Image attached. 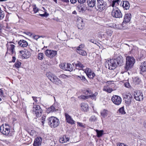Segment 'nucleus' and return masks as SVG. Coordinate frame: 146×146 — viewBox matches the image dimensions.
<instances>
[{
  "mask_svg": "<svg viewBox=\"0 0 146 146\" xmlns=\"http://www.w3.org/2000/svg\"><path fill=\"white\" fill-rule=\"evenodd\" d=\"M80 106L82 111H87L88 110V106L87 104L82 103L81 104Z\"/></svg>",
  "mask_w": 146,
  "mask_h": 146,
  "instance_id": "4be33fe9",
  "label": "nucleus"
},
{
  "mask_svg": "<svg viewBox=\"0 0 146 146\" xmlns=\"http://www.w3.org/2000/svg\"><path fill=\"white\" fill-rule=\"evenodd\" d=\"M33 11H34V13H36L39 11L38 9L36 6L35 5H33Z\"/></svg>",
  "mask_w": 146,
  "mask_h": 146,
  "instance_id": "79ce46f5",
  "label": "nucleus"
},
{
  "mask_svg": "<svg viewBox=\"0 0 146 146\" xmlns=\"http://www.w3.org/2000/svg\"><path fill=\"white\" fill-rule=\"evenodd\" d=\"M46 117L45 116H43L41 117L42 121H45Z\"/></svg>",
  "mask_w": 146,
  "mask_h": 146,
  "instance_id": "e2e57ef3",
  "label": "nucleus"
},
{
  "mask_svg": "<svg viewBox=\"0 0 146 146\" xmlns=\"http://www.w3.org/2000/svg\"><path fill=\"white\" fill-rule=\"evenodd\" d=\"M67 64L64 63H62L59 65L60 67L62 69L65 70L66 69V66Z\"/></svg>",
  "mask_w": 146,
  "mask_h": 146,
  "instance_id": "f704fd0d",
  "label": "nucleus"
},
{
  "mask_svg": "<svg viewBox=\"0 0 146 146\" xmlns=\"http://www.w3.org/2000/svg\"><path fill=\"white\" fill-rule=\"evenodd\" d=\"M64 137H61L59 139V141L61 143H65L64 141Z\"/></svg>",
  "mask_w": 146,
  "mask_h": 146,
  "instance_id": "603ef678",
  "label": "nucleus"
},
{
  "mask_svg": "<svg viewBox=\"0 0 146 146\" xmlns=\"http://www.w3.org/2000/svg\"><path fill=\"white\" fill-rule=\"evenodd\" d=\"M14 66H15V67L18 68V61L17 60L16 62L15 63Z\"/></svg>",
  "mask_w": 146,
  "mask_h": 146,
  "instance_id": "052dcab7",
  "label": "nucleus"
},
{
  "mask_svg": "<svg viewBox=\"0 0 146 146\" xmlns=\"http://www.w3.org/2000/svg\"><path fill=\"white\" fill-rule=\"evenodd\" d=\"M134 98L136 100L142 101L143 99L142 93L139 90L136 91L135 92Z\"/></svg>",
  "mask_w": 146,
  "mask_h": 146,
  "instance_id": "4468645a",
  "label": "nucleus"
},
{
  "mask_svg": "<svg viewBox=\"0 0 146 146\" xmlns=\"http://www.w3.org/2000/svg\"><path fill=\"white\" fill-rule=\"evenodd\" d=\"M82 45H80L78 47H77L76 49V51H77V50H78H78H82Z\"/></svg>",
  "mask_w": 146,
  "mask_h": 146,
  "instance_id": "864d4df0",
  "label": "nucleus"
},
{
  "mask_svg": "<svg viewBox=\"0 0 146 146\" xmlns=\"http://www.w3.org/2000/svg\"><path fill=\"white\" fill-rule=\"evenodd\" d=\"M94 130L96 131L97 133V137H99L102 136L104 132L103 130H99L98 129H94Z\"/></svg>",
  "mask_w": 146,
  "mask_h": 146,
  "instance_id": "2f4dec72",
  "label": "nucleus"
},
{
  "mask_svg": "<svg viewBox=\"0 0 146 146\" xmlns=\"http://www.w3.org/2000/svg\"><path fill=\"white\" fill-rule=\"evenodd\" d=\"M19 52L20 57L22 59L28 58L31 56L30 52L26 49H24L23 50L20 51Z\"/></svg>",
  "mask_w": 146,
  "mask_h": 146,
  "instance_id": "1a4fd4ad",
  "label": "nucleus"
},
{
  "mask_svg": "<svg viewBox=\"0 0 146 146\" xmlns=\"http://www.w3.org/2000/svg\"><path fill=\"white\" fill-rule=\"evenodd\" d=\"M77 23L78 29H83L84 26V23H83L82 20L80 21H78Z\"/></svg>",
  "mask_w": 146,
  "mask_h": 146,
  "instance_id": "bb28decb",
  "label": "nucleus"
},
{
  "mask_svg": "<svg viewBox=\"0 0 146 146\" xmlns=\"http://www.w3.org/2000/svg\"><path fill=\"white\" fill-rule=\"evenodd\" d=\"M11 43H7L6 44L7 47V51L6 53V54L8 53L9 54H13L15 53L14 50L15 46L14 45L11 44Z\"/></svg>",
  "mask_w": 146,
  "mask_h": 146,
  "instance_id": "2eb2a0df",
  "label": "nucleus"
},
{
  "mask_svg": "<svg viewBox=\"0 0 146 146\" xmlns=\"http://www.w3.org/2000/svg\"><path fill=\"white\" fill-rule=\"evenodd\" d=\"M0 130L3 135H7L10 132V129L8 124H5V126H1L0 127Z\"/></svg>",
  "mask_w": 146,
  "mask_h": 146,
  "instance_id": "6e6552de",
  "label": "nucleus"
},
{
  "mask_svg": "<svg viewBox=\"0 0 146 146\" xmlns=\"http://www.w3.org/2000/svg\"><path fill=\"white\" fill-rule=\"evenodd\" d=\"M135 62V59L133 57L127 56L126 58V64L124 67L125 71H127L132 68Z\"/></svg>",
  "mask_w": 146,
  "mask_h": 146,
  "instance_id": "f03ea898",
  "label": "nucleus"
},
{
  "mask_svg": "<svg viewBox=\"0 0 146 146\" xmlns=\"http://www.w3.org/2000/svg\"><path fill=\"white\" fill-rule=\"evenodd\" d=\"M58 77L60 78H62V79H65L66 78H68V76H67L66 75L64 74H62L60 75L59 76H58Z\"/></svg>",
  "mask_w": 146,
  "mask_h": 146,
  "instance_id": "37998d69",
  "label": "nucleus"
},
{
  "mask_svg": "<svg viewBox=\"0 0 146 146\" xmlns=\"http://www.w3.org/2000/svg\"><path fill=\"white\" fill-rule=\"evenodd\" d=\"M109 112L108 111L105 109L102 110L101 112V115L103 118H105L107 117Z\"/></svg>",
  "mask_w": 146,
  "mask_h": 146,
  "instance_id": "c85d7f7f",
  "label": "nucleus"
},
{
  "mask_svg": "<svg viewBox=\"0 0 146 146\" xmlns=\"http://www.w3.org/2000/svg\"><path fill=\"white\" fill-rule=\"evenodd\" d=\"M111 14L112 16L115 18H120L122 17V14L121 11L117 8L113 9Z\"/></svg>",
  "mask_w": 146,
  "mask_h": 146,
  "instance_id": "0eeeda50",
  "label": "nucleus"
},
{
  "mask_svg": "<svg viewBox=\"0 0 146 146\" xmlns=\"http://www.w3.org/2000/svg\"><path fill=\"white\" fill-rule=\"evenodd\" d=\"M110 27H113L114 28L116 29H120L119 25H117L116 24H113V25L110 26Z\"/></svg>",
  "mask_w": 146,
  "mask_h": 146,
  "instance_id": "a18cd8bd",
  "label": "nucleus"
},
{
  "mask_svg": "<svg viewBox=\"0 0 146 146\" xmlns=\"http://www.w3.org/2000/svg\"><path fill=\"white\" fill-rule=\"evenodd\" d=\"M32 98H33V100L36 102V103H38V100H37V98L36 97L33 96Z\"/></svg>",
  "mask_w": 146,
  "mask_h": 146,
  "instance_id": "6e6d98bb",
  "label": "nucleus"
},
{
  "mask_svg": "<svg viewBox=\"0 0 146 146\" xmlns=\"http://www.w3.org/2000/svg\"><path fill=\"white\" fill-rule=\"evenodd\" d=\"M46 75L48 78L55 84L58 85L62 84L61 81L55 75L50 72L46 74Z\"/></svg>",
  "mask_w": 146,
  "mask_h": 146,
  "instance_id": "7ed1b4c3",
  "label": "nucleus"
},
{
  "mask_svg": "<svg viewBox=\"0 0 146 146\" xmlns=\"http://www.w3.org/2000/svg\"><path fill=\"white\" fill-rule=\"evenodd\" d=\"M117 146H128L123 143H118L117 144Z\"/></svg>",
  "mask_w": 146,
  "mask_h": 146,
  "instance_id": "3c124183",
  "label": "nucleus"
},
{
  "mask_svg": "<svg viewBox=\"0 0 146 146\" xmlns=\"http://www.w3.org/2000/svg\"><path fill=\"white\" fill-rule=\"evenodd\" d=\"M131 18V15L130 13H127L125 14L124 16V20L122 23L123 24L124 23H125L129 22Z\"/></svg>",
  "mask_w": 146,
  "mask_h": 146,
  "instance_id": "6ab92c4d",
  "label": "nucleus"
},
{
  "mask_svg": "<svg viewBox=\"0 0 146 146\" xmlns=\"http://www.w3.org/2000/svg\"><path fill=\"white\" fill-rule=\"evenodd\" d=\"M65 116L66 118V119L67 122L70 123L72 125L74 124V121L72 119L71 116L69 115L68 114L65 113Z\"/></svg>",
  "mask_w": 146,
  "mask_h": 146,
  "instance_id": "aec40b11",
  "label": "nucleus"
},
{
  "mask_svg": "<svg viewBox=\"0 0 146 146\" xmlns=\"http://www.w3.org/2000/svg\"><path fill=\"white\" fill-rule=\"evenodd\" d=\"M39 15L42 16V17H47L49 15V14L48 13H47L46 12H45L44 14H40V13H39Z\"/></svg>",
  "mask_w": 146,
  "mask_h": 146,
  "instance_id": "de8ad7c7",
  "label": "nucleus"
},
{
  "mask_svg": "<svg viewBox=\"0 0 146 146\" xmlns=\"http://www.w3.org/2000/svg\"><path fill=\"white\" fill-rule=\"evenodd\" d=\"M76 66L77 69L84 71L83 68L85 66L80 62L78 61L77 63L76 64Z\"/></svg>",
  "mask_w": 146,
  "mask_h": 146,
  "instance_id": "393cba45",
  "label": "nucleus"
},
{
  "mask_svg": "<svg viewBox=\"0 0 146 146\" xmlns=\"http://www.w3.org/2000/svg\"><path fill=\"white\" fill-rule=\"evenodd\" d=\"M84 71L88 77L90 79H93L95 76L94 72L90 68H86L84 69Z\"/></svg>",
  "mask_w": 146,
  "mask_h": 146,
  "instance_id": "9b49d317",
  "label": "nucleus"
},
{
  "mask_svg": "<svg viewBox=\"0 0 146 146\" xmlns=\"http://www.w3.org/2000/svg\"><path fill=\"white\" fill-rule=\"evenodd\" d=\"M13 59L12 60V62H15V60L16 59V58L15 57L13 56L12 57Z\"/></svg>",
  "mask_w": 146,
  "mask_h": 146,
  "instance_id": "0e129e2a",
  "label": "nucleus"
},
{
  "mask_svg": "<svg viewBox=\"0 0 146 146\" xmlns=\"http://www.w3.org/2000/svg\"><path fill=\"white\" fill-rule=\"evenodd\" d=\"M139 69L140 71L143 72L146 71V61L141 63Z\"/></svg>",
  "mask_w": 146,
  "mask_h": 146,
  "instance_id": "b1692460",
  "label": "nucleus"
},
{
  "mask_svg": "<svg viewBox=\"0 0 146 146\" xmlns=\"http://www.w3.org/2000/svg\"><path fill=\"white\" fill-rule=\"evenodd\" d=\"M90 41L91 42H92V43H94V44H96V41H95V42H94V40H93V39H91V40H90Z\"/></svg>",
  "mask_w": 146,
  "mask_h": 146,
  "instance_id": "69168bd1",
  "label": "nucleus"
},
{
  "mask_svg": "<svg viewBox=\"0 0 146 146\" xmlns=\"http://www.w3.org/2000/svg\"><path fill=\"white\" fill-rule=\"evenodd\" d=\"M45 53L48 57L52 58L57 54V52L56 50L47 49L45 51Z\"/></svg>",
  "mask_w": 146,
  "mask_h": 146,
  "instance_id": "9d476101",
  "label": "nucleus"
},
{
  "mask_svg": "<svg viewBox=\"0 0 146 146\" xmlns=\"http://www.w3.org/2000/svg\"><path fill=\"white\" fill-rule=\"evenodd\" d=\"M4 11L1 10L0 11V20L2 19L4 17L5 15Z\"/></svg>",
  "mask_w": 146,
  "mask_h": 146,
  "instance_id": "a19ab883",
  "label": "nucleus"
},
{
  "mask_svg": "<svg viewBox=\"0 0 146 146\" xmlns=\"http://www.w3.org/2000/svg\"><path fill=\"white\" fill-rule=\"evenodd\" d=\"M78 2L80 3H85L86 0H77Z\"/></svg>",
  "mask_w": 146,
  "mask_h": 146,
  "instance_id": "13d9d810",
  "label": "nucleus"
},
{
  "mask_svg": "<svg viewBox=\"0 0 146 146\" xmlns=\"http://www.w3.org/2000/svg\"><path fill=\"white\" fill-rule=\"evenodd\" d=\"M72 14H73L76 15L77 14V13L76 11H74L73 12Z\"/></svg>",
  "mask_w": 146,
  "mask_h": 146,
  "instance_id": "774afa93",
  "label": "nucleus"
},
{
  "mask_svg": "<svg viewBox=\"0 0 146 146\" xmlns=\"http://www.w3.org/2000/svg\"><path fill=\"white\" fill-rule=\"evenodd\" d=\"M124 60L122 56H118L116 59H112L108 61L106 64V68L108 67L110 70L115 69L118 65L121 66L123 64Z\"/></svg>",
  "mask_w": 146,
  "mask_h": 146,
  "instance_id": "f257e3e1",
  "label": "nucleus"
},
{
  "mask_svg": "<svg viewBox=\"0 0 146 146\" xmlns=\"http://www.w3.org/2000/svg\"><path fill=\"white\" fill-rule=\"evenodd\" d=\"M38 59L39 60H42L44 57L43 54L42 53H40L38 54Z\"/></svg>",
  "mask_w": 146,
  "mask_h": 146,
  "instance_id": "c03bdc74",
  "label": "nucleus"
},
{
  "mask_svg": "<svg viewBox=\"0 0 146 146\" xmlns=\"http://www.w3.org/2000/svg\"><path fill=\"white\" fill-rule=\"evenodd\" d=\"M118 111L119 113H121L122 114H125V112L124 110V108L123 107H122L120 108L118 110Z\"/></svg>",
  "mask_w": 146,
  "mask_h": 146,
  "instance_id": "58836bf2",
  "label": "nucleus"
},
{
  "mask_svg": "<svg viewBox=\"0 0 146 146\" xmlns=\"http://www.w3.org/2000/svg\"><path fill=\"white\" fill-rule=\"evenodd\" d=\"M90 96H84V95H81L80 96L78 97V98L80 99L86 100L87 99H88L90 98Z\"/></svg>",
  "mask_w": 146,
  "mask_h": 146,
  "instance_id": "c9c22d12",
  "label": "nucleus"
},
{
  "mask_svg": "<svg viewBox=\"0 0 146 146\" xmlns=\"http://www.w3.org/2000/svg\"><path fill=\"white\" fill-rule=\"evenodd\" d=\"M123 100L125 101V103L127 104H130L131 101L132 96L129 93L127 94H124L123 96Z\"/></svg>",
  "mask_w": 146,
  "mask_h": 146,
  "instance_id": "dca6fc26",
  "label": "nucleus"
},
{
  "mask_svg": "<svg viewBox=\"0 0 146 146\" xmlns=\"http://www.w3.org/2000/svg\"><path fill=\"white\" fill-rule=\"evenodd\" d=\"M111 100L114 104L117 105H120L121 102V98L117 95L113 96L112 97Z\"/></svg>",
  "mask_w": 146,
  "mask_h": 146,
  "instance_id": "ddd939ff",
  "label": "nucleus"
},
{
  "mask_svg": "<svg viewBox=\"0 0 146 146\" xmlns=\"http://www.w3.org/2000/svg\"><path fill=\"white\" fill-rule=\"evenodd\" d=\"M124 86L126 88H129L130 87V85L128 82H125L124 83Z\"/></svg>",
  "mask_w": 146,
  "mask_h": 146,
  "instance_id": "8fccbe9b",
  "label": "nucleus"
},
{
  "mask_svg": "<svg viewBox=\"0 0 146 146\" xmlns=\"http://www.w3.org/2000/svg\"><path fill=\"white\" fill-rule=\"evenodd\" d=\"M103 90L104 91L109 93H111L113 91L112 88H110L108 86H104L103 88Z\"/></svg>",
  "mask_w": 146,
  "mask_h": 146,
  "instance_id": "cd10ccee",
  "label": "nucleus"
},
{
  "mask_svg": "<svg viewBox=\"0 0 146 146\" xmlns=\"http://www.w3.org/2000/svg\"><path fill=\"white\" fill-rule=\"evenodd\" d=\"M48 124L51 127H55L58 126L60 124L59 119L54 117H51L48 119Z\"/></svg>",
  "mask_w": 146,
  "mask_h": 146,
  "instance_id": "39448f33",
  "label": "nucleus"
},
{
  "mask_svg": "<svg viewBox=\"0 0 146 146\" xmlns=\"http://www.w3.org/2000/svg\"><path fill=\"white\" fill-rule=\"evenodd\" d=\"M134 82L135 84H139L141 82V80L139 78L136 77L134 78Z\"/></svg>",
  "mask_w": 146,
  "mask_h": 146,
  "instance_id": "473e14b6",
  "label": "nucleus"
},
{
  "mask_svg": "<svg viewBox=\"0 0 146 146\" xmlns=\"http://www.w3.org/2000/svg\"><path fill=\"white\" fill-rule=\"evenodd\" d=\"M70 1L71 3H75L77 2V0H70Z\"/></svg>",
  "mask_w": 146,
  "mask_h": 146,
  "instance_id": "680f3d73",
  "label": "nucleus"
},
{
  "mask_svg": "<svg viewBox=\"0 0 146 146\" xmlns=\"http://www.w3.org/2000/svg\"><path fill=\"white\" fill-rule=\"evenodd\" d=\"M76 52L78 53L83 56H86L87 55V53L85 51L83 50L78 49V50L76 51Z\"/></svg>",
  "mask_w": 146,
  "mask_h": 146,
  "instance_id": "7c9ffc66",
  "label": "nucleus"
},
{
  "mask_svg": "<svg viewBox=\"0 0 146 146\" xmlns=\"http://www.w3.org/2000/svg\"><path fill=\"white\" fill-rule=\"evenodd\" d=\"M87 96H90V98H91L92 99L96 100V96L98 94V93L96 92L94 94H93L91 90L89 89L85 90L83 92Z\"/></svg>",
  "mask_w": 146,
  "mask_h": 146,
  "instance_id": "f8f14e48",
  "label": "nucleus"
},
{
  "mask_svg": "<svg viewBox=\"0 0 146 146\" xmlns=\"http://www.w3.org/2000/svg\"><path fill=\"white\" fill-rule=\"evenodd\" d=\"M143 125L144 127L146 128V121L144 122Z\"/></svg>",
  "mask_w": 146,
  "mask_h": 146,
  "instance_id": "338daca9",
  "label": "nucleus"
},
{
  "mask_svg": "<svg viewBox=\"0 0 146 146\" xmlns=\"http://www.w3.org/2000/svg\"><path fill=\"white\" fill-rule=\"evenodd\" d=\"M42 141V138L40 137H38L35 139L33 145L34 146H40Z\"/></svg>",
  "mask_w": 146,
  "mask_h": 146,
  "instance_id": "a211bd4d",
  "label": "nucleus"
},
{
  "mask_svg": "<svg viewBox=\"0 0 146 146\" xmlns=\"http://www.w3.org/2000/svg\"><path fill=\"white\" fill-rule=\"evenodd\" d=\"M19 46L23 47H26L28 45V43L25 40H20L19 41Z\"/></svg>",
  "mask_w": 146,
  "mask_h": 146,
  "instance_id": "a878e982",
  "label": "nucleus"
},
{
  "mask_svg": "<svg viewBox=\"0 0 146 146\" xmlns=\"http://www.w3.org/2000/svg\"><path fill=\"white\" fill-rule=\"evenodd\" d=\"M33 110V113L35 114L37 117H39L41 116L42 110L39 105H34Z\"/></svg>",
  "mask_w": 146,
  "mask_h": 146,
  "instance_id": "423d86ee",
  "label": "nucleus"
},
{
  "mask_svg": "<svg viewBox=\"0 0 146 146\" xmlns=\"http://www.w3.org/2000/svg\"><path fill=\"white\" fill-rule=\"evenodd\" d=\"M77 10L79 12L83 13L85 11L86 8L84 5H80L77 6Z\"/></svg>",
  "mask_w": 146,
  "mask_h": 146,
  "instance_id": "5701e85b",
  "label": "nucleus"
},
{
  "mask_svg": "<svg viewBox=\"0 0 146 146\" xmlns=\"http://www.w3.org/2000/svg\"><path fill=\"white\" fill-rule=\"evenodd\" d=\"M25 22V21L21 18L19 17V22L21 23H23Z\"/></svg>",
  "mask_w": 146,
  "mask_h": 146,
  "instance_id": "5fc2aeb1",
  "label": "nucleus"
},
{
  "mask_svg": "<svg viewBox=\"0 0 146 146\" xmlns=\"http://www.w3.org/2000/svg\"><path fill=\"white\" fill-rule=\"evenodd\" d=\"M98 4L96 9L97 11H102L107 7V0H97Z\"/></svg>",
  "mask_w": 146,
  "mask_h": 146,
  "instance_id": "20e7f679",
  "label": "nucleus"
},
{
  "mask_svg": "<svg viewBox=\"0 0 146 146\" xmlns=\"http://www.w3.org/2000/svg\"><path fill=\"white\" fill-rule=\"evenodd\" d=\"M77 77L79 78L82 80L84 81L85 82H87V81L84 76H77Z\"/></svg>",
  "mask_w": 146,
  "mask_h": 146,
  "instance_id": "ea45409f",
  "label": "nucleus"
},
{
  "mask_svg": "<svg viewBox=\"0 0 146 146\" xmlns=\"http://www.w3.org/2000/svg\"><path fill=\"white\" fill-rule=\"evenodd\" d=\"M33 38L36 39V40H37L39 38H40L39 36L38 35H35L33 36Z\"/></svg>",
  "mask_w": 146,
  "mask_h": 146,
  "instance_id": "bf43d9fd",
  "label": "nucleus"
},
{
  "mask_svg": "<svg viewBox=\"0 0 146 146\" xmlns=\"http://www.w3.org/2000/svg\"><path fill=\"white\" fill-rule=\"evenodd\" d=\"M121 6L123 7L124 10L128 9L129 8L130 5L129 2L127 1H122L120 3Z\"/></svg>",
  "mask_w": 146,
  "mask_h": 146,
  "instance_id": "f3484780",
  "label": "nucleus"
},
{
  "mask_svg": "<svg viewBox=\"0 0 146 146\" xmlns=\"http://www.w3.org/2000/svg\"><path fill=\"white\" fill-rule=\"evenodd\" d=\"M30 6V5L28 3H24L22 6V8L24 11H27Z\"/></svg>",
  "mask_w": 146,
  "mask_h": 146,
  "instance_id": "c756f323",
  "label": "nucleus"
},
{
  "mask_svg": "<svg viewBox=\"0 0 146 146\" xmlns=\"http://www.w3.org/2000/svg\"><path fill=\"white\" fill-rule=\"evenodd\" d=\"M78 126H80L82 127H84V125L83 123L78 122H77Z\"/></svg>",
  "mask_w": 146,
  "mask_h": 146,
  "instance_id": "09e8293b",
  "label": "nucleus"
},
{
  "mask_svg": "<svg viewBox=\"0 0 146 146\" xmlns=\"http://www.w3.org/2000/svg\"><path fill=\"white\" fill-rule=\"evenodd\" d=\"M96 117L94 115L92 116L90 118V120L93 121H95L96 120Z\"/></svg>",
  "mask_w": 146,
  "mask_h": 146,
  "instance_id": "49530a36",
  "label": "nucleus"
},
{
  "mask_svg": "<svg viewBox=\"0 0 146 146\" xmlns=\"http://www.w3.org/2000/svg\"><path fill=\"white\" fill-rule=\"evenodd\" d=\"M55 111V108L53 106H52L50 108H48L47 110L48 112H54Z\"/></svg>",
  "mask_w": 146,
  "mask_h": 146,
  "instance_id": "e433bc0d",
  "label": "nucleus"
},
{
  "mask_svg": "<svg viewBox=\"0 0 146 146\" xmlns=\"http://www.w3.org/2000/svg\"><path fill=\"white\" fill-rule=\"evenodd\" d=\"M119 2V0H113L112 1L111 6L112 7H114L115 5H117Z\"/></svg>",
  "mask_w": 146,
  "mask_h": 146,
  "instance_id": "4c0bfd02",
  "label": "nucleus"
},
{
  "mask_svg": "<svg viewBox=\"0 0 146 146\" xmlns=\"http://www.w3.org/2000/svg\"><path fill=\"white\" fill-rule=\"evenodd\" d=\"M87 3L89 7H93L95 5L96 0H87Z\"/></svg>",
  "mask_w": 146,
  "mask_h": 146,
  "instance_id": "412c9836",
  "label": "nucleus"
},
{
  "mask_svg": "<svg viewBox=\"0 0 146 146\" xmlns=\"http://www.w3.org/2000/svg\"><path fill=\"white\" fill-rule=\"evenodd\" d=\"M0 95L1 96L4 97L3 92V90L1 89H0Z\"/></svg>",
  "mask_w": 146,
  "mask_h": 146,
  "instance_id": "4d7b16f0",
  "label": "nucleus"
},
{
  "mask_svg": "<svg viewBox=\"0 0 146 146\" xmlns=\"http://www.w3.org/2000/svg\"><path fill=\"white\" fill-rule=\"evenodd\" d=\"M72 65L70 64H67L66 66V69L65 70L68 71H72V68L71 66Z\"/></svg>",
  "mask_w": 146,
  "mask_h": 146,
  "instance_id": "72a5a7b5",
  "label": "nucleus"
}]
</instances>
